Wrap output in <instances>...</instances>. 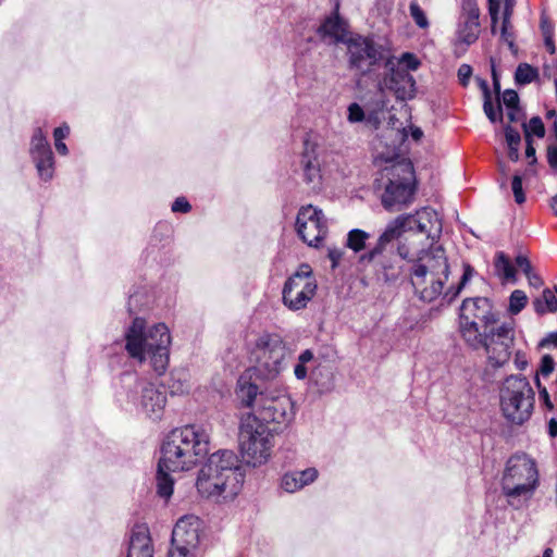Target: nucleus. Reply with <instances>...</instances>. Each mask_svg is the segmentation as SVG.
Listing matches in <instances>:
<instances>
[{
    "instance_id": "1",
    "label": "nucleus",
    "mask_w": 557,
    "mask_h": 557,
    "mask_svg": "<svg viewBox=\"0 0 557 557\" xmlns=\"http://www.w3.org/2000/svg\"><path fill=\"white\" fill-rule=\"evenodd\" d=\"M405 232L425 234L432 240L442 233V221L437 212L424 207L413 214H401L387 223L385 230L377 238L373 248L362 253L358 262L360 264L374 263L383 272L385 282L395 281L398 272L395 271L397 257L403 260L409 256V248L400 243Z\"/></svg>"
},
{
    "instance_id": "2",
    "label": "nucleus",
    "mask_w": 557,
    "mask_h": 557,
    "mask_svg": "<svg viewBox=\"0 0 557 557\" xmlns=\"http://www.w3.org/2000/svg\"><path fill=\"white\" fill-rule=\"evenodd\" d=\"M210 436L197 425H185L171 431L161 446L156 474L159 497L168 500L173 494L174 480L169 472L188 471L209 453Z\"/></svg>"
},
{
    "instance_id": "3",
    "label": "nucleus",
    "mask_w": 557,
    "mask_h": 557,
    "mask_svg": "<svg viewBox=\"0 0 557 557\" xmlns=\"http://www.w3.org/2000/svg\"><path fill=\"white\" fill-rule=\"evenodd\" d=\"M253 366L237 380L235 396L249 404L258 392V381H274L287 368L293 350L276 333L260 334L252 349Z\"/></svg>"
},
{
    "instance_id": "4",
    "label": "nucleus",
    "mask_w": 557,
    "mask_h": 557,
    "mask_svg": "<svg viewBox=\"0 0 557 557\" xmlns=\"http://www.w3.org/2000/svg\"><path fill=\"white\" fill-rule=\"evenodd\" d=\"M244 478L238 456L233 450L220 449L199 470L196 486L207 498H233L239 493Z\"/></svg>"
},
{
    "instance_id": "5",
    "label": "nucleus",
    "mask_w": 557,
    "mask_h": 557,
    "mask_svg": "<svg viewBox=\"0 0 557 557\" xmlns=\"http://www.w3.org/2000/svg\"><path fill=\"white\" fill-rule=\"evenodd\" d=\"M125 349L139 362L149 361L157 375L165 373L169 366L171 334L164 323H157L146 330V321L134 318L125 332Z\"/></svg>"
},
{
    "instance_id": "6",
    "label": "nucleus",
    "mask_w": 557,
    "mask_h": 557,
    "mask_svg": "<svg viewBox=\"0 0 557 557\" xmlns=\"http://www.w3.org/2000/svg\"><path fill=\"white\" fill-rule=\"evenodd\" d=\"M276 431V428L270 429L253 414L242 417L238 441L247 463L257 467L268 461L273 447V433Z\"/></svg>"
},
{
    "instance_id": "7",
    "label": "nucleus",
    "mask_w": 557,
    "mask_h": 557,
    "mask_svg": "<svg viewBox=\"0 0 557 557\" xmlns=\"http://www.w3.org/2000/svg\"><path fill=\"white\" fill-rule=\"evenodd\" d=\"M534 392L524 376H508L500 389V407L504 417L512 424L528 421L534 408Z\"/></svg>"
},
{
    "instance_id": "8",
    "label": "nucleus",
    "mask_w": 557,
    "mask_h": 557,
    "mask_svg": "<svg viewBox=\"0 0 557 557\" xmlns=\"http://www.w3.org/2000/svg\"><path fill=\"white\" fill-rule=\"evenodd\" d=\"M537 482L536 465L525 454H516L508 459L502 478V491L510 504L519 497L531 498Z\"/></svg>"
},
{
    "instance_id": "9",
    "label": "nucleus",
    "mask_w": 557,
    "mask_h": 557,
    "mask_svg": "<svg viewBox=\"0 0 557 557\" xmlns=\"http://www.w3.org/2000/svg\"><path fill=\"white\" fill-rule=\"evenodd\" d=\"M122 382L126 388V398L146 417L158 420L161 418L165 404V392L153 383L138 379L134 373H124Z\"/></svg>"
},
{
    "instance_id": "10",
    "label": "nucleus",
    "mask_w": 557,
    "mask_h": 557,
    "mask_svg": "<svg viewBox=\"0 0 557 557\" xmlns=\"http://www.w3.org/2000/svg\"><path fill=\"white\" fill-rule=\"evenodd\" d=\"M236 400L240 408H249L250 414H253L264 425L288 424L295 417L294 405L289 396L285 394L271 395L262 391L258 385V392L249 404L244 403L238 396Z\"/></svg>"
},
{
    "instance_id": "11",
    "label": "nucleus",
    "mask_w": 557,
    "mask_h": 557,
    "mask_svg": "<svg viewBox=\"0 0 557 557\" xmlns=\"http://www.w3.org/2000/svg\"><path fill=\"white\" fill-rule=\"evenodd\" d=\"M348 61L350 69L357 70L361 75L375 73L385 69L387 60L394 55L373 39L358 36L347 41Z\"/></svg>"
},
{
    "instance_id": "12",
    "label": "nucleus",
    "mask_w": 557,
    "mask_h": 557,
    "mask_svg": "<svg viewBox=\"0 0 557 557\" xmlns=\"http://www.w3.org/2000/svg\"><path fill=\"white\" fill-rule=\"evenodd\" d=\"M498 321V314L487 297H472L462 300L460 306V330L465 341L475 339L479 333Z\"/></svg>"
},
{
    "instance_id": "13",
    "label": "nucleus",
    "mask_w": 557,
    "mask_h": 557,
    "mask_svg": "<svg viewBox=\"0 0 557 557\" xmlns=\"http://www.w3.org/2000/svg\"><path fill=\"white\" fill-rule=\"evenodd\" d=\"M475 337L478 343L471 338L466 342L474 349L484 348L494 367L499 368L508 362L515 339L512 323H503L497 327L492 325L481 331Z\"/></svg>"
},
{
    "instance_id": "14",
    "label": "nucleus",
    "mask_w": 557,
    "mask_h": 557,
    "mask_svg": "<svg viewBox=\"0 0 557 557\" xmlns=\"http://www.w3.org/2000/svg\"><path fill=\"white\" fill-rule=\"evenodd\" d=\"M387 183L382 195V205L387 210L408 203L414 193V171L411 162L401 161L385 169Z\"/></svg>"
},
{
    "instance_id": "15",
    "label": "nucleus",
    "mask_w": 557,
    "mask_h": 557,
    "mask_svg": "<svg viewBox=\"0 0 557 557\" xmlns=\"http://www.w3.org/2000/svg\"><path fill=\"white\" fill-rule=\"evenodd\" d=\"M317 287L310 265L302 263L284 283L282 290L283 304L293 311L304 309L315 295Z\"/></svg>"
},
{
    "instance_id": "16",
    "label": "nucleus",
    "mask_w": 557,
    "mask_h": 557,
    "mask_svg": "<svg viewBox=\"0 0 557 557\" xmlns=\"http://www.w3.org/2000/svg\"><path fill=\"white\" fill-rule=\"evenodd\" d=\"M201 520L194 515L181 517L172 531L168 557H194L200 540Z\"/></svg>"
},
{
    "instance_id": "17",
    "label": "nucleus",
    "mask_w": 557,
    "mask_h": 557,
    "mask_svg": "<svg viewBox=\"0 0 557 557\" xmlns=\"http://www.w3.org/2000/svg\"><path fill=\"white\" fill-rule=\"evenodd\" d=\"M298 237L310 247H319L326 234L323 211L312 205L299 208L295 222Z\"/></svg>"
},
{
    "instance_id": "18",
    "label": "nucleus",
    "mask_w": 557,
    "mask_h": 557,
    "mask_svg": "<svg viewBox=\"0 0 557 557\" xmlns=\"http://www.w3.org/2000/svg\"><path fill=\"white\" fill-rule=\"evenodd\" d=\"M380 89H388L397 99H412L416 95V81L406 69L399 66L395 57L387 60L386 67L379 81Z\"/></svg>"
},
{
    "instance_id": "19",
    "label": "nucleus",
    "mask_w": 557,
    "mask_h": 557,
    "mask_svg": "<svg viewBox=\"0 0 557 557\" xmlns=\"http://www.w3.org/2000/svg\"><path fill=\"white\" fill-rule=\"evenodd\" d=\"M29 156L40 181L45 183L50 182L54 176V156L40 127H36L32 135Z\"/></svg>"
},
{
    "instance_id": "20",
    "label": "nucleus",
    "mask_w": 557,
    "mask_h": 557,
    "mask_svg": "<svg viewBox=\"0 0 557 557\" xmlns=\"http://www.w3.org/2000/svg\"><path fill=\"white\" fill-rule=\"evenodd\" d=\"M428 274L440 276H449L450 274L448 259L441 245L421 251L419 258L410 269V275L417 276L419 285H421V280Z\"/></svg>"
},
{
    "instance_id": "21",
    "label": "nucleus",
    "mask_w": 557,
    "mask_h": 557,
    "mask_svg": "<svg viewBox=\"0 0 557 557\" xmlns=\"http://www.w3.org/2000/svg\"><path fill=\"white\" fill-rule=\"evenodd\" d=\"M317 145L306 139L300 157L304 181L311 189H320L322 184L321 163L317 152Z\"/></svg>"
},
{
    "instance_id": "22",
    "label": "nucleus",
    "mask_w": 557,
    "mask_h": 557,
    "mask_svg": "<svg viewBox=\"0 0 557 557\" xmlns=\"http://www.w3.org/2000/svg\"><path fill=\"white\" fill-rule=\"evenodd\" d=\"M448 277L449 276L428 274L423 280H421V285H419L417 276L410 275L411 284L419 299L429 304L436 300L441 296L442 300L445 301L444 286L447 283Z\"/></svg>"
},
{
    "instance_id": "23",
    "label": "nucleus",
    "mask_w": 557,
    "mask_h": 557,
    "mask_svg": "<svg viewBox=\"0 0 557 557\" xmlns=\"http://www.w3.org/2000/svg\"><path fill=\"white\" fill-rule=\"evenodd\" d=\"M346 33L345 22L339 16L337 9L326 16L317 29L320 38L329 44L344 42Z\"/></svg>"
},
{
    "instance_id": "24",
    "label": "nucleus",
    "mask_w": 557,
    "mask_h": 557,
    "mask_svg": "<svg viewBox=\"0 0 557 557\" xmlns=\"http://www.w3.org/2000/svg\"><path fill=\"white\" fill-rule=\"evenodd\" d=\"M126 557H153V547L147 525L139 524L133 528Z\"/></svg>"
},
{
    "instance_id": "25",
    "label": "nucleus",
    "mask_w": 557,
    "mask_h": 557,
    "mask_svg": "<svg viewBox=\"0 0 557 557\" xmlns=\"http://www.w3.org/2000/svg\"><path fill=\"white\" fill-rule=\"evenodd\" d=\"M318 475L319 472L315 468H307L300 471H290L282 476L281 486L287 493H295L313 483Z\"/></svg>"
},
{
    "instance_id": "26",
    "label": "nucleus",
    "mask_w": 557,
    "mask_h": 557,
    "mask_svg": "<svg viewBox=\"0 0 557 557\" xmlns=\"http://www.w3.org/2000/svg\"><path fill=\"white\" fill-rule=\"evenodd\" d=\"M479 86L483 92L484 103L483 110L486 114L487 119L492 123L502 122L503 121V109L500 102L498 101V108H494L492 102V95L488 87V84L485 79H479Z\"/></svg>"
},
{
    "instance_id": "27",
    "label": "nucleus",
    "mask_w": 557,
    "mask_h": 557,
    "mask_svg": "<svg viewBox=\"0 0 557 557\" xmlns=\"http://www.w3.org/2000/svg\"><path fill=\"white\" fill-rule=\"evenodd\" d=\"M474 274V269L469 263H463V273L461 275L460 282L458 285H451L447 287L444 294V299L446 304H451L468 284V282L472 278Z\"/></svg>"
},
{
    "instance_id": "28",
    "label": "nucleus",
    "mask_w": 557,
    "mask_h": 557,
    "mask_svg": "<svg viewBox=\"0 0 557 557\" xmlns=\"http://www.w3.org/2000/svg\"><path fill=\"white\" fill-rule=\"evenodd\" d=\"M494 268L497 275L516 281V270L504 251L496 252Z\"/></svg>"
},
{
    "instance_id": "29",
    "label": "nucleus",
    "mask_w": 557,
    "mask_h": 557,
    "mask_svg": "<svg viewBox=\"0 0 557 557\" xmlns=\"http://www.w3.org/2000/svg\"><path fill=\"white\" fill-rule=\"evenodd\" d=\"M370 238V234L360 228H352L348 232L346 238V247L351 249L355 253H358L366 249L367 240Z\"/></svg>"
},
{
    "instance_id": "30",
    "label": "nucleus",
    "mask_w": 557,
    "mask_h": 557,
    "mask_svg": "<svg viewBox=\"0 0 557 557\" xmlns=\"http://www.w3.org/2000/svg\"><path fill=\"white\" fill-rule=\"evenodd\" d=\"M534 310L539 314L557 311V299L549 288L543 290L542 297L533 301Z\"/></svg>"
},
{
    "instance_id": "31",
    "label": "nucleus",
    "mask_w": 557,
    "mask_h": 557,
    "mask_svg": "<svg viewBox=\"0 0 557 557\" xmlns=\"http://www.w3.org/2000/svg\"><path fill=\"white\" fill-rule=\"evenodd\" d=\"M150 304V297L144 288L133 292L127 301V310L131 315H134L147 308Z\"/></svg>"
},
{
    "instance_id": "32",
    "label": "nucleus",
    "mask_w": 557,
    "mask_h": 557,
    "mask_svg": "<svg viewBox=\"0 0 557 557\" xmlns=\"http://www.w3.org/2000/svg\"><path fill=\"white\" fill-rule=\"evenodd\" d=\"M314 361V355L311 349L304 350L297 359V363L294 367V375L297 380L304 381L308 376L307 364Z\"/></svg>"
},
{
    "instance_id": "33",
    "label": "nucleus",
    "mask_w": 557,
    "mask_h": 557,
    "mask_svg": "<svg viewBox=\"0 0 557 557\" xmlns=\"http://www.w3.org/2000/svg\"><path fill=\"white\" fill-rule=\"evenodd\" d=\"M539 72L528 63H520L515 72V82L517 85H527L535 81Z\"/></svg>"
},
{
    "instance_id": "34",
    "label": "nucleus",
    "mask_w": 557,
    "mask_h": 557,
    "mask_svg": "<svg viewBox=\"0 0 557 557\" xmlns=\"http://www.w3.org/2000/svg\"><path fill=\"white\" fill-rule=\"evenodd\" d=\"M528 304V296L521 289H515L509 297L508 311L511 314H518Z\"/></svg>"
},
{
    "instance_id": "35",
    "label": "nucleus",
    "mask_w": 557,
    "mask_h": 557,
    "mask_svg": "<svg viewBox=\"0 0 557 557\" xmlns=\"http://www.w3.org/2000/svg\"><path fill=\"white\" fill-rule=\"evenodd\" d=\"M523 129L525 138L528 134L530 137H532V135H535L539 138H543L545 136V126L540 116L531 117L528 124H523Z\"/></svg>"
},
{
    "instance_id": "36",
    "label": "nucleus",
    "mask_w": 557,
    "mask_h": 557,
    "mask_svg": "<svg viewBox=\"0 0 557 557\" xmlns=\"http://www.w3.org/2000/svg\"><path fill=\"white\" fill-rule=\"evenodd\" d=\"M479 36V27H470L469 22H465L463 25L458 30V38L460 42L466 46H470L473 44Z\"/></svg>"
},
{
    "instance_id": "37",
    "label": "nucleus",
    "mask_w": 557,
    "mask_h": 557,
    "mask_svg": "<svg viewBox=\"0 0 557 557\" xmlns=\"http://www.w3.org/2000/svg\"><path fill=\"white\" fill-rule=\"evenodd\" d=\"M371 119V116H366V113H364V110L362 109V107L357 103V102H352L348 106L347 108V120L349 123H359V122H362V121H367L369 122Z\"/></svg>"
},
{
    "instance_id": "38",
    "label": "nucleus",
    "mask_w": 557,
    "mask_h": 557,
    "mask_svg": "<svg viewBox=\"0 0 557 557\" xmlns=\"http://www.w3.org/2000/svg\"><path fill=\"white\" fill-rule=\"evenodd\" d=\"M409 10H410L411 17L413 18V21L416 22V24L419 27H421V28L428 27L429 21L425 16L423 10L417 2H411Z\"/></svg>"
},
{
    "instance_id": "39",
    "label": "nucleus",
    "mask_w": 557,
    "mask_h": 557,
    "mask_svg": "<svg viewBox=\"0 0 557 557\" xmlns=\"http://www.w3.org/2000/svg\"><path fill=\"white\" fill-rule=\"evenodd\" d=\"M511 23H505V21L502 22V28H500V39L508 45V48L516 52L517 48L515 45V35L513 32L510 30Z\"/></svg>"
},
{
    "instance_id": "40",
    "label": "nucleus",
    "mask_w": 557,
    "mask_h": 557,
    "mask_svg": "<svg viewBox=\"0 0 557 557\" xmlns=\"http://www.w3.org/2000/svg\"><path fill=\"white\" fill-rule=\"evenodd\" d=\"M502 102L507 109H519L520 100L518 92L513 89H506L500 98V103Z\"/></svg>"
},
{
    "instance_id": "41",
    "label": "nucleus",
    "mask_w": 557,
    "mask_h": 557,
    "mask_svg": "<svg viewBox=\"0 0 557 557\" xmlns=\"http://www.w3.org/2000/svg\"><path fill=\"white\" fill-rule=\"evenodd\" d=\"M511 188L515 196V201L521 205L525 201V195L522 188V177L518 174L513 175L511 182Z\"/></svg>"
},
{
    "instance_id": "42",
    "label": "nucleus",
    "mask_w": 557,
    "mask_h": 557,
    "mask_svg": "<svg viewBox=\"0 0 557 557\" xmlns=\"http://www.w3.org/2000/svg\"><path fill=\"white\" fill-rule=\"evenodd\" d=\"M555 369V361L550 355H544L541 359L540 368L537 370L536 376L542 374L543 376H548L553 373Z\"/></svg>"
},
{
    "instance_id": "43",
    "label": "nucleus",
    "mask_w": 557,
    "mask_h": 557,
    "mask_svg": "<svg viewBox=\"0 0 557 557\" xmlns=\"http://www.w3.org/2000/svg\"><path fill=\"white\" fill-rule=\"evenodd\" d=\"M505 137L508 147H520L521 136L516 128L507 125L505 127Z\"/></svg>"
},
{
    "instance_id": "44",
    "label": "nucleus",
    "mask_w": 557,
    "mask_h": 557,
    "mask_svg": "<svg viewBox=\"0 0 557 557\" xmlns=\"http://www.w3.org/2000/svg\"><path fill=\"white\" fill-rule=\"evenodd\" d=\"M502 0H487L488 3V13L492 21V33H495L496 24L499 18V9H500Z\"/></svg>"
},
{
    "instance_id": "45",
    "label": "nucleus",
    "mask_w": 557,
    "mask_h": 557,
    "mask_svg": "<svg viewBox=\"0 0 557 557\" xmlns=\"http://www.w3.org/2000/svg\"><path fill=\"white\" fill-rule=\"evenodd\" d=\"M171 210L174 213H188L191 210V205L185 197H177L173 201Z\"/></svg>"
},
{
    "instance_id": "46",
    "label": "nucleus",
    "mask_w": 557,
    "mask_h": 557,
    "mask_svg": "<svg viewBox=\"0 0 557 557\" xmlns=\"http://www.w3.org/2000/svg\"><path fill=\"white\" fill-rule=\"evenodd\" d=\"M468 5H469L468 16H467V20L465 22H469V26L472 27V28L473 27H480V23H479L480 12H479V9L476 8V5L474 3H471V2H469Z\"/></svg>"
},
{
    "instance_id": "47",
    "label": "nucleus",
    "mask_w": 557,
    "mask_h": 557,
    "mask_svg": "<svg viewBox=\"0 0 557 557\" xmlns=\"http://www.w3.org/2000/svg\"><path fill=\"white\" fill-rule=\"evenodd\" d=\"M457 75L459 83L463 87H467L472 75V67L469 64H461L458 69Z\"/></svg>"
},
{
    "instance_id": "48",
    "label": "nucleus",
    "mask_w": 557,
    "mask_h": 557,
    "mask_svg": "<svg viewBox=\"0 0 557 557\" xmlns=\"http://www.w3.org/2000/svg\"><path fill=\"white\" fill-rule=\"evenodd\" d=\"M517 267L523 272L524 275L533 271L530 260L524 255H518L515 259Z\"/></svg>"
},
{
    "instance_id": "49",
    "label": "nucleus",
    "mask_w": 557,
    "mask_h": 557,
    "mask_svg": "<svg viewBox=\"0 0 557 557\" xmlns=\"http://www.w3.org/2000/svg\"><path fill=\"white\" fill-rule=\"evenodd\" d=\"M344 256V251L336 247H331L327 250V257L332 262V269H335Z\"/></svg>"
},
{
    "instance_id": "50",
    "label": "nucleus",
    "mask_w": 557,
    "mask_h": 557,
    "mask_svg": "<svg viewBox=\"0 0 557 557\" xmlns=\"http://www.w3.org/2000/svg\"><path fill=\"white\" fill-rule=\"evenodd\" d=\"M535 382L539 387V393H540L541 399L543 400L544 405L548 409H552L554 407V405L550 400V397H549V394H548L546 387L541 385L540 379L537 376H535Z\"/></svg>"
},
{
    "instance_id": "51",
    "label": "nucleus",
    "mask_w": 557,
    "mask_h": 557,
    "mask_svg": "<svg viewBox=\"0 0 557 557\" xmlns=\"http://www.w3.org/2000/svg\"><path fill=\"white\" fill-rule=\"evenodd\" d=\"M527 147H525V157L528 159H531L530 164H533L536 162L535 157V148L533 146V139L529 135L525 138Z\"/></svg>"
},
{
    "instance_id": "52",
    "label": "nucleus",
    "mask_w": 557,
    "mask_h": 557,
    "mask_svg": "<svg viewBox=\"0 0 557 557\" xmlns=\"http://www.w3.org/2000/svg\"><path fill=\"white\" fill-rule=\"evenodd\" d=\"M401 60L406 62L408 70H417L420 64L418 59L409 52L404 53Z\"/></svg>"
},
{
    "instance_id": "53",
    "label": "nucleus",
    "mask_w": 557,
    "mask_h": 557,
    "mask_svg": "<svg viewBox=\"0 0 557 557\" xmlns=\"http://www.w3.org/2000/svg\"><path fill=\"white\" fill-rule=\"evenodd\" d=\"M70 134V127L66 124H63L53 131L54 141H60L66 138Z\"/></svg>"
},
{
    "instance_id": "54",
    "label": "nucleus",
    "mask_w": 557,
    "mask_h": 557,
    "mask_svg": "<svg viewBox=\"0 0 557 557\" xmlns=\"http://www.w3.org/2000/svg\"><path fill=\"white\" fill-rule=\"evenodd\" d=\"M513 7H515V0H505L504 12H503V21H505V23L510 22V17L513 12Z\"/></svg>"
},
{
    "instance_id": "55",
    "label": "nucleus",
    "mask_w": 557,
    "mask_h": 557,
    "mask_svg": "<svg viewBox=\"0 0 557 557\" xmlns=\"http://www.w3.org/2000/svg\"><path fill=\"white\" fill-rule=\"evenodd\" d=\"M525 276L528 278L529 285L534 288H540L544 284L542 277L533 271L527 274Z\"/></svg>"
},
{
    "instance_id": "56",
    "label": "nucleus",
    "mask_w": 557,
    "mask_h": 557,
    "mask_svg": "<svg viewBox=\"0 0 557 557\" xmlns=\"http://www.w3.org/2000/svg\"><path fill=\"white\" fill-rule=\"evenodd\" d=\"M547 161L553 169H557V146H548Z\"/></svg>"
},
{
    "instance_id": "57",
    "label": "nucleus",
    "mask_w": 557,
    "mask_h": 557,
    "mask_svg": "<svg viewBox=\"0 0 557 557\" xmlns=\"http://www.w3.org/2000/svg\"><path fill=\"white\" fill-rule=\"evenodd\" d=\"M515 364L519 370H524L528 366V359L524 352L518 350L515 354Z\"/></svg>"
},
{
    "instance_id": "58",
    "label": "nucleus",
    "mask_w": 557,
    "mask_h": 557,
    "mask_svg": "<svg viewBox=\"0 0 557 557\" xmlns=\"http://www.w3.org/2000/svg\"><path fill=\"white\" fill-rule=\"evenodd\" d=\"M549 345H553L557 348V332L549 333L539 344L540 347H547Z\"/></svg>"
},
{
    "instance_id": "59",
    "label": "nucleus",
    "mask_w": 557,
    "mask_h": 557,
    "mask_svg": "<svg viewBox=\"0 0 557 557\" xmlns=\"http://www.w3.org/2000/svg\"><path fill=\"white\" fill-rule=\"evenodd\" d=\"M542 32H543V35H544V41H545V47H546L547 51L550 54H554L555 53V45H554L552 35H547V32L545 30L544 24L542 25Z\"/></svg>"
},
{
    "instance_id": "60",
    "label": "nucleus",
    "mask_w": 557,
    "mask_h": 557,
    "mask_svg": "<svg viewBox=\"0 0 557 557\" xmlns=\"http://www.w3.org/2000/svg\"><path fill=\"white\" fill-rule=\"evenodd\" d=\"M492 79H493L494 90L497 94L496 100L498 101V99L500 100V82H499V77H498L494 66H492Z\"/></svg>"
},
{
    "instance_id": "61",
    "label": "nucleus",
    "mask_w": 557,
    "mask_h": 557,
    "mask_svg": "<svg viewBox=\"0 0 557 557\" xmlns=\"http://www.w3.org/2000/svg\"><path fill=\"white\" fill-rule=\"evenodd\" d=\"M507 111H508L507 116L510 122L515 123L520 120V115L522 113L520 107H519V109H507Z\"/></svg>"
},
{
    "instance_id": "62",
    "label": "nucleus",
    "mask_w": 557,
    "mask_h": 557,
    "mask_svg": "<svg viewBox=\"0 0 557 557\" xmlns=\"http://www.w3.org/2000/svg\"><path fill=\"white\" fill-rule=\"evenodd\" d=\"M548 434L552 437H556L557 436V420L555 418H552L548 421Z\"/></svg>"
},
{
    "instance_id": "63",
    "label": "nucleus",
    "mask_w": 557,
    "mask_h": 557,
    "mask_svg": "<svg viewBox=\"0 0 557 557\" xmlns=\"http://www.w3.org/2000/svg\"><path fill=\"white\" fill-rule=\"evenodd\" d=\"M54 146L60 154L66 156L69 153L67 146L63 143V140L54 141Z\"/></svg>"
},
{
    "instance_id": "64",
    "label": "nucleus",
    "mask_w": 557,
    "mask_h": 557,
    "mask_svg": "<svg viewBox=\"0 0 557 557\" xmlns=\"http://www.w3.org/2000/svg\"><path fill=\"white\" fill-rule=\"evenodd\" d=\"M508 157L511 161L519 160V147H508Z\"/></svg>"
}]
</instances>
